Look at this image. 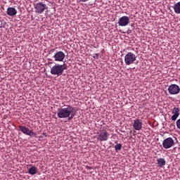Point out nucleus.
<instances>
[{"label":"nucleus","instance_id":"9","mask_svg":"<svg viewBox=\"0 0 180 180\" xmlns=\"http://www.w3.org/2000/svg\"><path fill=\"white\" fill-rule=\"evenodd\" d=\"M174 146H175V141L172 137L165 139L162 142L163 148H171V147H174Z\"/></svg>","mask_w":180,"mask_h":180},{"label":"nucleus","instance_id":"11","mask_svg":"<svg viewBox=\"0 0 180 180\" xmlns=\"http://www.w3.org/2000/svg\"><path fill=\"white\" fill-rule=\"evenodd\" d=\"M172 113L174 115L172 116V120L175 122V120H176V119H178V117H179V108H174L172 110Z\"/></svg>","mask_w":180,"mask_h":180},{"label":"nucleus","instance_id":"6","mask_svg":"<svg viewBox=\"0 0 180 180\" xmlns=\"http://www.w3.org/2000/svg\"><path fill=\"white\" fill-rule=\"evenodd\" d=\"M53 58L56 63H63L65 59V53L61 51H58L54 53Z\"/></svg>","mask_w":180,"mask_h":180},{"label":"nucleus","instance_id":"7","mask_svg":"<svg viewBox=\"0 0 180 180\" xmlns=\"http://www.w3.org/2000/svg\"><path fill=\"white\" fill-rule=\"evenodd\" d=\"M117 24L121 27H126L130 24V18L127 15H124L119 18Z\"/></svg>","mask_w":180,"mask_h":180},{"label":"nucleus","instance_id":"5","mask_svg":"<svg viewBox=\"0 0 180 180\" xmlns=\"http://www.w3.org/2000/svg\"><path fill=\"white\" fill-rule=\"evenodd\" d=\"M34 8L36 13H39L40 15L47 9V5L43 2H39L34 4Z\"/></svg>","mask_w":180,"mask_h":180},{"label":"nucleus","instance_id":"22","mask_svg":"<svg viewBox=\"0 0 180 180\" xmlns=\"http://www.w3.org/2000/svg\"><path fill=\"white\" fill-rule=\"evenodd\" d=\"M53 64V62H48V65Z\"/></svg>","mask_w":180,"mask_h":180},{"label":"nucleus","instance_id":"12","mask_svg":"<svg viewBox=\"0 0 180 180\" xmlns=\"http://www.w3.org/2000/svg\"><path fill=\"white\" fill-rule=\"evenodd\" d=\"M6 13L8 16H15L16 13H18V11L15 10L13 7H8L6 11Z\"/></svg>","mask_w":180,"mask_h":180},{"label":"nucleus","instance_id":"2","mask_svg":"<svg viewBox=\"0 0 180 180\" xmlns=\"http://www.w3.org/2000/svg\"><path fill=\"white\" fill-rule=\"evenodd\" d=\"M67 65H65V63L63 65L55 64L51 68L50 72L52 75H58V77H60V75H63L64 70H67Z\"/></svg>","mask_w":180,"mask_h":180},{"label":"nucleus","instance_id":"16","mask_svg":"<svg viewBox=\"0 0 180 180\" xmlns=\"http://www.w3.org/2000/svg\"><path fill=\"white\" fill-rule=\"evenodd\" d=\"M168 91H180L179 86L172 84L168 87Z\"/></svg>","mask_w":180,"mask_h":180},{"label":"nucleus","instance_id":"10","mask_svg":"<svg viewBox=\"0 0 180 180\" xmlns=\"http://www.w3.org/2000/svg\"><path fill=\"white\" fill-rule=\"evenodd\" d=\"M132 126L134 130H137V131L141 130V129H143V120L140 119L134 120Z\"/></svg>","mask_w":180,"mask_h":180},{"label":"nucleus","instance_id":"3","mask_svg":"<svg viewBox=\"0 0 180 180\" xmlns=\"http://www.w3.org/2000/svg\"><path fill=\"white\" fill-rule=\"evenodd\" d=\"M136 58V54L132 52H128L124 56V63L126 65H131V64H134Z\"/></svg>","mask_w":180,"mask_h":180},{"label":"nucleus","instance_id":"18","mask_svg":"<svg viewBox=\"0 0 180 180\" xmlns=\"http://www.w3.org/2000/svg\"><path fill=\"white\" fill-rule=\"evenodd\" d=\"M168 92L170 95H176V94H179V91H169Z\"/></svg>","mask_w":180,"mask_h":180},{"label":"nucleus","instance_id":"13","mask_svg":"<svg viewBox=\"0 0 180 180\" xmlns=\"http://www.w3.org/2000/svg\"><path fill=\"white\" fill-rule=\"evenodd\" d=\"M173 9L177 15H180V1L174 5Z\"/></svg>","mask_w":180,"mask_h":180},{"label":"nucleus","instance_id":"1","mask_svg":"<svg viewBox=\"0 0 180 180\" xmlns=\"http://www.w3.org/2000/svg\"><path fill=\"white\" fill-rule=\"evenodd\" d=\"M75 108L66 105L65 108H59L57 116L59 119H67L68 120H72L75 117Z\"/></svg>","mask_w":180,"mask_h":180},{"label":"nucleus","instance_id":"14","mask_svg":"<svg viewBox=\"0 0 180 180\" xmlns=\"http://www.w3.org/2000/svg\"><path fill=\"white\" fill-rule=\"evenodd\" d=\"M158 165L160 167H162L167 164V162L165 161V158H159L158 159Z\"/></svg>","mask_w":180,"mask_h":180},{"label":"nucleus","instance_id":"19","mask_svg":"<svg viewBox=\"0 0 180 180\" xmlns=\"http://www.w3.org/2000/svg\"><path fill=\"white\" fill-rule=\"evenodd\" d=\"M177 129H180V118L176 122Z\"/></svg>","mask_w":180,"mask_h":180},{"label":"nucleus","instance_id":"24","mask_svg":"<svg viewBox=\"0 0 180 180\" xmlns=\"http://www.w3.org/2000/svg\"><path fill=\"white\" fill-rule=\"evenodd\" d=\"M48 61H53L52 59L48 58Z\"/></svg>","mask_w":180,"mask_h":180},{"label":"nucleus","instance_id":"15","mask_svg":"<svg viewBox=\"0 0 180 180\" xmlns=\"http://www.w3.org/2000/svg\"><path fill=\"white\" fill-rule=\"evenodd\" d=\"M28 174H30V175H36V174H37V169H36V167H31L28 170Z\"/></svg>","mask_w":180,"mask_h":180},{"label":"nucleus","instance_id":"23","mask_svg":"<svg viewBox=\"0 0 180 180\" xmlns=\"http://www.w3.org/2000/svg\"><path fill=\"white\" fill-rule=\"evenodd\" d=\"M96 57H99V53H96Z\"/></svg>","mask_w":180,"mask_h":180},{"label":"nucleus","instance_id":"21","mask_svg":"<svg viewBox=\"0 0 180 180\" xmlns=\"http://www.w3.org/2000/svg\"><path fill=\"white\" fill-rule=\"evenodd\" d=\"M130 33H131V30H128L127 31V34H130Z\"/></svg>","mask_w":180,"mask_h":180},{"label":"nucleus","instance_id":"25","mask_svg":"<svg viewBox=\"0 0 180 180\" xmlns=\"http://www.w3.org/2000/svg\"><path fill=\"white\" fill-rule=\"evenodd\" d=\"M87 169H91V167H87Z\"/></svg>","mask_w":180,"mask_h":180},{"label":"nucleus","instance_id":"4","mask_svg":"<svg viewBox=\"0 0 180 180\" xmlns=\"http://www.w3.org/2000/svg\"><path fill=\"white\" fill-rule=\"evenodd\" d=\"M18 129L20 131H21L22 133H23V134H25L26 136H30V137H37V134H36V132H33L27 127L19 125Z\"/></svg>","mask_w":180,"mask_h":180},{"label":"nucleus","instance_id":"20","mask_svg":"<svg viewBox=\"0 0 180 180\" xmlns=\"http://www.w3.org/2000/svg\"><path fill=\"white\" fill-rule=\"evenodd\" d=\"M56 50V49H53L51 51H49V54H51V53H54V51Z\"/></svg>","mask_w":180,"mask_h":180},{"label":"nucleus","instance_id":"17","mask_svg":"<svg viewBox=\"0 0 180 180\" xmlns=\"http://www.w3.org/2000/svg\"><path fill=\"white\" fill-rule=\"evenodd\" d=\"M115 151H120V150H122V144L118 143V144L115 145Z\"/></svg>","mask_w":180,"mask_h":180},{"label":"nucleus","instance_id":"8","mask_svg":"<svg viewBox=\"0 0 180 180\" xmlns=\"http://www.w3.org/2000/svg\"><path fill=\"white\" fill-rule=\"evenodd\" d=\"M108 139H109V132L103 130L98 132L96 139L98 140V141H108Z\"/></svg>","mask_w":180,"mask_h":180},{"label":"nucleus","instance_id":"26","mask_svg":"<svg viewBox=\"0 0 180 180\" xmlns=\"http://www.w3.org/2000/svg\"><path fill=\"white\" fill-rule=\"evenodd\" d=\"M165 94H166V95H168V92L167 91H165Z\"/></svg>","mask_w":180,"mask_h":180}]
</instances>
